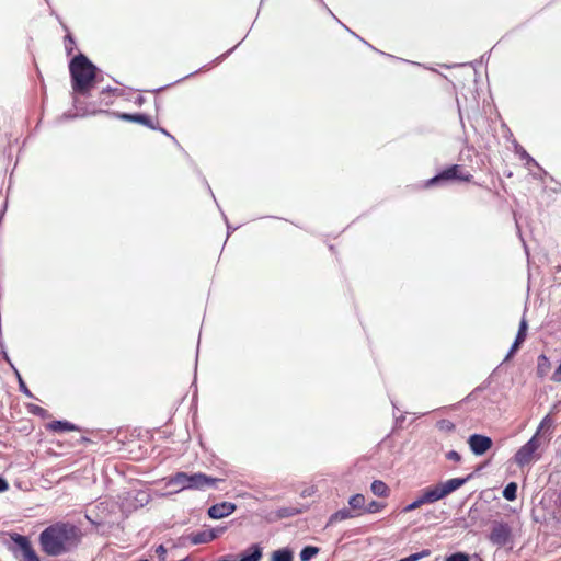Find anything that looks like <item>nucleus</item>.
Masks as SVG:
<instances>
[{"label":"nucleus","instance_id":"nucleus-50","mask_svg":"<svg viewBox=\"0 0 561 561\" xmlns=\"http://www.w3.org/2000/svg\"><path fill=\"white\" fill-rule=\"evenodd\" d=\"M403 420H404V416H403V415H401L400 417H397V422H401V421H403Z\"/></svg>","mask_w":561,"mask_h":561},{"label":"nucleus","instance_id":"nucleus-36","mask_svg":"<svg viewBox=\"0 0 561 561\" xmlns=\"http://www.w3.org/2000/svg\"><path fill=\"white\" fill-rule=\"evenodd\" d=\"M156 553H157V556H158L160 561H164L165 560V554H167V548L163 545H159L156 548Z\"/></svg>","mask_w":561,"mask_h":561},{"label":"nucleus","instance_id":"nucleus-21","mask_svg":"<svg viewBox=\"0 0 561 561\" xmlns=\"http://www.w3.org/2000/svg\"><path fill=\"white\" fill-rule=\"evenodd\" d=\"M354 517V514L351 512V510L343 507L341 510H337L335 513H333L327 523V527L331 526L337 522H342L348 518Z\"/></svg>","mask_w":561,"mask_h":561},{"label":"nucleus","instance_id":"nucleus-35","mask_svg":"<svg viewBox=\"0 0 561 561\" xmlns=\"http://www.w3.org/2000/svg\"><path fill=\"white\" fill-rule=\"evenodd\" d=\"M0 354H1L2 358L10 365V367L13 368L14 365L11 362V358H10L8 352H7V348H5L4 344H1Z\"/></svg>","mask_w":561,"mask_h":561},{"label":"nucleus","instance_id":"nucleus-19","mask_svg":"<svg viewBox=\"0 0 561 561\" xmlns=\"http://www.w3.org/2000/svg\"><path fill=\"white\" fill-rule=\"evenodd\" d=\"M307 510V506H283V507H278L276 511H275V517L277 519H284V518H289V517H294V516H297L301 513H304L305 511Z\"/></svg>","mask_w":561,"mask_h":561},{"label":"nucleus","instance_id":"nucleus-48","mask_svg":"<svg viewBox=\"0 0 561 561\" xmlns=\"http://www.w3.org/2000/svg\"><path fill=\"white\" fill-rule=\"evenodd\" d=\"M486 465H488V462L480 465L479 467H477V469L473 471V473L476 474V472L482 470Z\"/></svg>","mask_w":561,"mask_h":561},{"label":"nucleus","instance_id":"nucleus-11","mask_svg":"<svg viewBox=\"0 0 561 561\" xmlns=\"http://www.w3.org/2000/svg\"><path fill=\"white\" fill-rule=\"evenodd\" d=\"M225 530L226 527L209 528L197 533H192L187 536V539L192 545L207 543L218 538L221 534L225 533Z\"/></svg>","mask_w":561,"mask_h":561},{"label":"nucleus","instance_id":"nucleus-32","mask_svg":"<svg viewBox=\"0 0 561 561\" xmlns=\"http://www.w3.org/2000/svg\"><path fill=\"white\" fill-rule=\"evenodd\" d=\"M430 554H431V550L430 549H423V550H421L419 552L411 553L409 556V560H411V561H419V560H421L423 558L428 557Z\"/></svg>","mask_w":561,"mask_h":561},{"label":"nucleus","instance_id":"nucleus-7","mask_svg":"<svg viewBox=\"0 0 561 561\" xmlns=\"http://www.w3.org/2000/svg\"><path fill=\"white\" fill-rule=\"evenodd\" d=\"M540 447V428L514 455V462L523 468L529 465Z\"/></svg>","mask_w":561,"mask_h":561},{"label":"nucleus","instance_id":"nucleus-14","mask_svg":"<svg viewBox=\"0 0 561 561\" xmlns=\"http://www.w3.org/2000/svg\"><path fill=\"white\" fill-rule=\"evenodd\" d=\"M527 331H528V324H527V321L523 318L522 321L519 322V327H518V331L515 336V340H514L513 344L511 345V347L504 358V362L510 360L516 354V352L520 348L522 344L526 340Z\"/></svg>","mask_w":561,"mask_h":561},{"label":"nucleus","instance_id":"nucleus-4","mask_svg":"<svg viewBox=\"0 0 561 561\" xmlns=\"http://www.w3.org/2000/svg\"><path fill=\"white\" fill-rule=\"evenodd\" d=\"M473 179V175L467 171H465L463 165L461 164H449L438 171L434 176L428 179L424 187H433V186H444L454 182H466L469 183Z\"/></svg>","mask_w":561,"mask_h":561},{"label":"nucleus","instance_id":"nucleus-17","mask_svg":"<svg viewBox=\"0 0 561 561\" xmlns=\"http://www.w3.org/2000/svg\"><path fill=\"white\" fill-rule=\"evenodd\" d=\"M515 153L519 157L522 161L525 162V165H534L545 176L548 175V172L542 169V167L522 147L516 140L514 141Z\"/></svg>","mask_w":561,"mask_h":561},{"label":"nucleus","instance_id":"nucleus-49","mask_svg":"<svg viewBox=\"0 0 561 561\" xmlns=\"http://www.w3.org/2000/svg\"><path fill=\"white\" fill-rule=\"evenodd\" d=\"M104 77H103V71L100 69V75H98V83L103 81Z\"/></svg>","mask_w":561,"mask_h":561},{"label":"nucleus","instance_id":"nucleus-39","mask_svg":"<svg viewBox=\"0 0 561 561\" xmlns=\"http://www.w3.org/2000/svg\"><path fill=\"white\" fill-rule=\"evenodd\" d=\"M156 130H159L160 133H162L167 137L171 138L178 145V141H176L175 137L172 136L165 128L160 127V126L157 125V129Z\"/></svg>","mask_w":561,"mask_h":561},{"label":"nucleus","instance_id":"nucleus-33","mask_svg":"<svg viewBox=\"0 0 561 561\" xmlns=\"http://www.w3.org/2000/svg\"><path fill=\"white\" fill-rule=\"evenodd\" d=\"M19 390L25 394L26 397L31 398V399H36L37 398L32 393V391L28 389V387L26 386L25 381L24 380H21L20 381V386H19Z\"/></svg>","mask_w":561,"mask_h":561},{"label":"nucleus","instance_id":"nucleus-43","mask_svg":"<svg viewBox=\"0 0 561 561\" xmlns=\"http://www.w3.org/2000/svg\"><path fill=\"white\" fill-rule=\"evenodd\" d=\"M317 1H318V2H319V3H320V4H321V5H322V7H323V8H324V9H325V10H327V11H328V12H329L333 18H334V19H336V18H335V15L332 13V11L327 7V4L324 3V1H323V0H317Z\"/></svg>","mask_w":561,"mask_h":561},{"label":"nucleus","instance_id":"nucleus-28","mask_svg":"<svg viewBox=\"0 0 561 561\" xmlns=\"http://www.w3.org/2000/svg\"><path fill=\"white\" fill-rule=\"evenodd\" d=\"M386 505L378 501H370L364 508V513H377L380 512Z\"/></svg>","mask_w":561,"mask_h":561},{"label":"nucleus","instance_id":"nucleus-45","mask_svg":"<svg viewBox=\"0 0 561 561\" xmlns=\"http://www.w3.org/2000/svg\"><path fill=\"white\" fill-rule=\"evenodd\" d=\"M12 369L14 371V375H15L16 379H18V383L20 385V381L23 380V378H22L21 374L19 373V370L15 368V366Z\"/></svg>","mask_w":561,"mask_h":561},{"label":"nucleus","instance_id":"nucleus-3","mask_svg":"<svg viewBox=\"0 0 561 561\" xmlns=\"http://www.w3.org/2000/svg\"><path fill=\"white\" fill-rule=\"evenodd\" d=\"M165 486L174 488L170 493H180L184 490L203 491L209 488H216L220 479L213 478L204 472L178 471L172 476L165 477Z\"/></svg>","mask_w":561,"mask_h":561},{"label":"nucleus","instance_id":"nucleus-13","mask_svg":"<svg viewBox=\"0 0 561 561\" xmlns=\"http://www.w3.org/2000/svg\"><path fill=\"white\" fill-rule=\"evenodd\" d=\"M237 510V505L232 502H220L211 505L207 510V515L211 519H221L230 516Z\"/></svg>","mask_w":561,"mask_h":561},{"label":"nucleus","instance_id":"nucleus-16","mask_svg":"<svg viewBox=\"0 0 561 561\" xmlns=\"http://www.w3.org/2000/svg\"><path fill=\"white\" fill-rule=\"evenodd\" d=\"M234 49H236V47L230 48V49H229V50H227L226 53H224V54H221L220 56L216 57V58H215V59H214L209 65L203 66L202 68H199V69H197V70H195V71H193V72L188 73L187 76H185V77H183V78H181V79H179V80H176V81L174 82V84H175V83H178V82H181V81H183V80H185V79H187V78H191V77H193L194 75H196V73H198V72H201V71H203V70H207V69H209V66H210V65H218V64H220V62H221V61H224V60H225V59H226V58H227V57H228V56H229V55H230ZM171 85H173V83L167 84V85H164V87L157 88V89L152 90V92H160V91H162V90H164V89H167L168 87H171Z\"/></svg>","mask_w":561,"mask_h":561},{"label":"nucleus","instance_id":"nucleus-44","mask_svg":"<svg viewBox=\"0 0 561 561\" xmlns=\"http://www.w3.org/2000/svg\"><path fill=\"white\" fill-rule=\"evenodd\" d=\"M62 117H64L65 119H73V118L78 117V114L65 113V114L62 115Z\"/></svg>","mask_w":561,"mask_h":561},{"label":"nucleus","instance_id":"nucleus-29","mask_svg":"<svg viewBox=\"0 0 561 561\" xmlns=\"http://www.w3.org/2000/svg\"><path fill=\"white\" fill-rule=\"evenodd\" d=\"M436 427L439 431L453 432L455 430V424L449 420L443 419V420L437 421Z\"/></svg>","mask_w":561,"mask_h":561},{"label":"nucleus","instance_id":"nucleus-6","mask_svg":"<svg viewBox=\"0 0 561 561\" xmlns=\"http://www.w3.org/2000/svg\"><path fill=\"white\" fill-rule=\"evenodd\" d=\"M9 537L11 542L10 550L15 558H20L19 561H41L30 537L19 533H11Z\"/></svg>","mask_w":561,"mask_h":561},{"label":"nucleus","instance_id":"nucleus-41","mask_svg":"<svg viewBox=\"0 0 561 561\" xmlns=\"http://www.w3.org/2000/svg\"><path fill=\"white\" fill-rule=\"evenodd\" d=\"M146 102V99L142 96V95H137L134 103L137 105V106H142Z\"/></svg>","mask_w":561,"mask_h":561},{"label":"nucleus","instance_id":"nucleus-53","mask_svg":"<svg viewBox=\"0 0 561 561\" xmlns=\"http://www.w3.org/2000/svg\"><path fill=\"white\" fill-rule=\"evenodd\" d=\"M474 512H477V510H474V508H470V511H469V515L473 514Z\"/></svg>","mask_w":561,"mask_h":561},{"label":"nucleus","instance_id":"nucleus-1","mask_svg":"<svg viewBox=\"0 0 561 561\" xmlns=\"http://www.w3.org/2000/svg\"><path fill=\"white\" fill-rule=\"evenodd\" d=\"M83 533L69 520H58L45 527L38 535L42 552L48 557H60L75 552L81 545Z\"/></svg>","mask_w":561,"mask_h":561},{"label":"nucleus","instance_id":"nucleus-24","mask_svg":"<svg viewBox=\"0 0 561 561\" xmlns=\"http://www.w3.org/2000/svg\"><path fill=\"white\" fill-rule=\"evenodd\" d=\"M320 551V548L311 545H307L302 547V549L299 552L300 561H310L313 559Z\"/></svg>","mask_w":561,"mask_h":561},{"label":"nucleus","instance_id":"nucleus-18","mask_svg":"<svg viewBox=\"0 0 561 561\" xmlns=\"http://www.w3.org/2000/svg\"><path fill=\"white\" fill-rule=\"evenodd\" d=\"M47 430L55 433L78 431L79 427L67 420H55L47 424Z\"/></svg>","mask_w":561,"mask_h":561},{"label":"nucleus","instance_id":"nucleus-25","mask_svg":"<svg viewBox=\"0 0 561 561\" xmlns=\"http://www.w3.org/2000/svg\"><path fill=\"white\" fill-rule=\"evenodd\" d=\"M517 490H518V485L516 482L512 481V482H508L503 491H502V495L505 500L507 501H515L516 497H517Z\"/></svg>","mask_w":561,"mask_h":561},{"label":"nucleus","instance_id":"nucleus-40","mask_svg":"<svg viewBox=\"0 0 561 561\" xmlns=\"http://www.w3.org/2000/svg\"><path fill=\"white\" fill-rule=\"evenodd\" d=\"M101 93L102 94H104V93H113V94H115V93H118V89L112 88V87L108 85V87L102 89Z\"/></svg>","mask_w":561,"mask_h":561},{"label":"nucleus","instance_id":"nucleus-51","mask_svg":"<svg viewBox=\"0 0 561 561\" xmlns=\"http://www.w3.org/2000/svg\"><path fill=\"white\" fill-rule=\"evenodd\" d=\"M546 420H548V416H545V419H542V422H541L539 428H541V426L543 425V422H546Z\"/></svg>","mask_w":561,"mask_h":561},{"label":"nucleus","instance_id":"nucleus-54","mask_svg":"<svg viewBox=\"0 0 561 561\" xmlns=\"http://www.w3.org/2000/svg\"><path fill=\"white\" fill-rule=\"evenodd\" d=\"M241 43H243V39H240V42L234 47L237 48Z\"/></svg>","mask_w":561,"mask_h":561},{"label":"nucleus","instance_id":"nucleus-55","mask_svg":"<svg viewBox=\"0 0 561 561\" xmlns=\"http://www.w3.org/2000/svg\"><path fill=\"white\" fill-rule=\"evenodd\" d=\"M479 561H482V559H479Z\"/></svg>","mask_w":561,"mask_h":561},{"label":"nucleus","instance_id":"nucleus-26","mask_svg":"<svg viewBox=\"0 0 561 561\" xmlns=\"http://www.w3.org/2000/svg\"><path fill=\"white\" fill-rule=\"evenodd\" d=\"M348 505L351 510H363L365 506V496L360 493L354 494L348 499Z\"/></svg>","mask_w":561,"mask_h":561},{"label":"nucleus","instance_id":"nucleus-42","mask_svg":"<svg viewBox=\"0 0 561 561\" xmlns=\"http://www.w3.org/2000/svg\"><path fill=\"white\" fill-rule=\"evenodd\" d=\"M217 561H236V560L232 554H227V556L219 558Z\"/></svg>","mask_w":561,"mask_h":561},{"label":"nucleus","instance_id":"nucleus-46","mask_svg":"<svg viewBox=\"0 0 561 561\" xmlns=\"http://www.w3.org/2000/svg\"><path fill=\"white\" fill-rule=\"evenodd\" d=\"M489 380H485L481 386H479L476 390L477 391H480V390H483L485 389L488 386H489Z\"/></svg>","mask_w":561,"mask_h":561},{"label":"nucleus","instance_id":"nucleus-9","mask_svg":"<svg viewBox=\"0 0 561 561\" xmlns=\"http://www.w3.org/2000/svg\"><path fill=\"white\" fill-rule=\"evenodd\" d=\"M467 444L474 456H483L492 448L493 440L490 436L473 433L469 435Z\"/></svg>","mask_w":561,"mask_h":561},{"label":"nucleus","instance_id":"nucleus-34","mask_svg":"<svg viewBox=\"0 0 561 561\" xmlns=\"http://www.w3.org/2000/svg\"><path fill=\"white\" fill-rule=\"evenodd\" d=\"M446 458L455 462H460L462 459L461 455L457 450H449L446 453Z\"/></svg>","mask_w":561,"mask_h":561},{"label":"nucleus","instance_id":"nucleus-8","mask_svg":"<svg viewBox=\"0 0 561 561\" xmlns=\"http://www.w3.org/2000/svg\"><path fill=\"white\" fill-rule=\"evenodd\" d=\"M474 477V473L471 472L466 477L451 478L449 480L438 482L434 485H431L437 500H443L453 492L457 491L461 486H463L467 482H469Z\"/></svg>","mask_w":561,"mask_h":561},{"label":"nucleus","instance_id":"nucleus-22","mask_svg":"<svg viewBox=\"0 0 561 561\" xmlns=\"http://www.w3.org/2000/svg\"><path fill=\"white\" fill-rule=\"evenodd\" d=\"M370 491L379 497H387L390 494L389 486L381 480H374L370 484Z\"/></svg>","mask_w":561,"mask_h":561},{"label":"nucleus","instance_id":"nucleus-37","mask_svg":"<svg viewBox=\"0 0 561 561\" xmlns=\"http://www.w3.org/2000/svg\"><path fill=\"white\" fill-rule=\"evenodd\" d=\"M221 211V215H222V218L226 222V226H227V238L233 232L236 231L239 227H232L230 224H229V220L227 218V216L225 215V213L222 210Z\"/></svg>","mask_w":561,"mask_h":561},{"label":"nucleus","instance_id":"nucleus-38","mask_svg":"<svg viewBox=\"0 0 561 561\" xmlns=\"http://www.w3.org/2000/svg\"><path fill=\"white\" fill-rule=\"evenodd\" d=\"M9 490V482L4 477L0 476V493H3Z\"/></svg>","mask_w":561,"mask_h":561},{"label":"nucleus","instance_id":"nucleus-30","mask_svg":"<svg viewBox=\"0 0 561 561\" xmlns=\"http://www.w3.org/2000/svg\"><path fill=\"white\" fill-rule=\"evenodd\" d=\"M445 561H469V556L466 552H454L445 558Z\"/></svg>","mask_w":561,"mask_h":561},{"label":"nucleus","instance_id":"nucleus-47","mask_svg":"<svg viewBox=\"0 0 561 561\" xmlns=\"http://www.w3.org/2000/svg\"><path fill=\"white\" fill-rule=\"evenodd\" d=\"M203 181H204L205 185L207 186V188H208L209 193L211 194L213 198H215V196H214V194H213V192H211V188H210V186H209V184H208L207 180L204 178V179H203Z\"/></svg>","mask_w":561,"mask_h":561},{"label":"nucleus","instance_id":"nucleus-10","mask_svg":"<svg viewBox=\"0 0 561 561\" xmlns=\"http://www.w3.org/2000/svg\"><path fill=\"white\" fill-rule=\"evenodd\" d=\"M105 113L124 122L137 123L150 129H157V125L152 122L151 117L146 113H125V112H108Z\"/></svg>","mask_w":561,"mask_h":561},{"label":"nucleus","instance_id":"nucleus-12","mask_svg":"<svg viewBox=\"0 0 561 561\" xmlns=\"http://www.w3.org/2000/svg\"><path fill=\"white\" fill-rule=\"evenodd\" d=\"M437 501L438 500H437L432 486H427V488L421 490L420 495L414 501H412L410 504H408L407 506H404L402 508V513L412 512L416 508H420L421 506H423L425 504H432Z\"/></svg>","mask_w":561,"mask_h":561},{"label":"nucleus","instance_id":"nucleus-27","mask_svg":"<svg viewBox=\"0 0 561 561\" xmlns=\"http://www.w3.org/2000/svg\"><path fill=\"white\" fill-rule=\"evenodd\" d=\"M26 410H27L31 414H33V415H35V416H38V417H41V419H47V417H49V412H48L46 409H44V408H42V407H39V405H37V404H34V403H27V404H26Z\"/></svg>","mask_w":561,"mask_h":561},{"label":"nucleus","instance_id":"nucleus-20","mask_svg":"<svg viewBox=\"0 0 561 561\" xmlns=\"http://www.w3.org/2000/svg\"><path fill=\"white\" fill-rule=\"evenodd\" d=\"M271 561H294V550L290 547H283L272 552Z\"/></svg>","mask_w":561,"mask_h":561},{"label":"nucleus","instance_id":"nucleus-15","mask_svg":"<svg viewBox=\"0 0 561 561\" xmlns=\"http://www.w3.org/2000/svg\"><path fill=\"white\" fill-rule=\"evenodd\" d=\"M263 557V546L260 542L251 543L238 556V561H261Z\"/></svg>","mask_w":561,"mask_h":561},{"label":"nucleus","instance_id":"nucleus-2","mask_svg":"<svg viewBox=\"0 0 561 561\" xmlns=\"http://www.w3.org/2000/svg\"><path fill=\"white\" fill-rule=\"evenodd\" d=\"M68 68L73 94L90 96L92 89L98 84L100 68L83 53L73 56Z\"/></svg>","mask_w":561,"mask_h":561},{"label":"nucleus","instance_id":"nucleus-5","mask_svg":"<svg viewBox=\"0 0 561 561\" xmlns=\"http://www.w3.org/2000/svg\"><path fill=\"white\" fill-rule=\"evenodd\" d=\"M488 540L497 548H513L514 533L511 524L504 519H494L490 524Z\"/></svg>","mask_w":561,"mask_h":561},{"label":"nucleus","instance_id":"nucleus-52","mask_svg":"<svg viewBox=\"0 0 561 561\" xmlns=\"http://www.w3.org/2000/svg\"><path fill=\"white\" fill-rule=\"evenodd\" d=\"M546 420H548V416H545V419H542V422H541L539 428H541V426L543 425V422H546Z\"/></svg>","mask_w":561,"mask_h":561},{"label":"nucleus","instance_id":"nucleus-23","mask_svg":"<svg viewBox=\"0 0 561 561\" xmlns=\"http://www.w3.org/2000/svg\"><path fill=\"white\" fill-rule=\"evenodd\" d=\"M551 364L549 358L545 354H540L537 358V375L538 377H545L550 370Z\"/></svg>","mask_w":561,"mask_h":561},{"label":"nucleus","instance_id":"nucleus-31","mask_svg":"<svg viewBox=\"0 0 561 561\" xmlns=\"http://www.w3.org/2000/svg\"><path fill=\"white\" fill-rule=\"evenodd\" d=\"M76 47V41L71 34L65 36V49L67 55H71Z\"/></svg>","mask_w":561,"mask_h":561}]
</instances>
